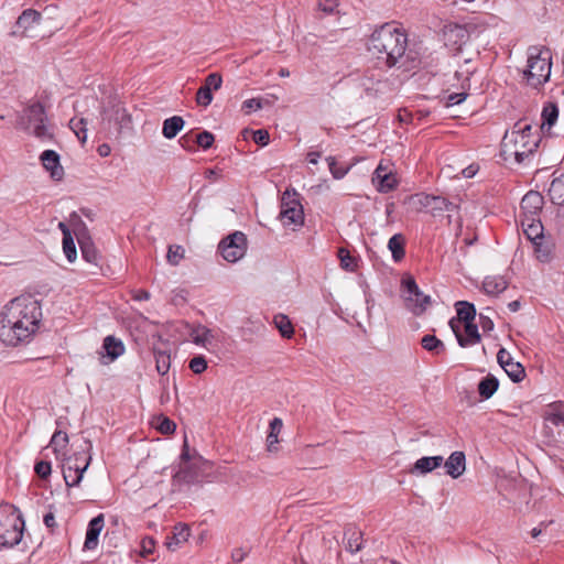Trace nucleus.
Segmentation results:
<instances>
[{"mask_svg":"<svg viewBox=\"0 0 564 564\" xmlns=\"http://www.w3.org/2000/svg\"><path fill=\"white\" fill-rule=\"evenodd\" d=\"M35 334V297L22 294L0 313V340L7 346L29 343Z\"/></svg>","mask_w":564,"mask_h":564,"instance_id":"1","label":"nucleus"},{"mask_svg":"<svg viewBox=\"0 0 564 564\" xmlns=\"http://www.w3.org/2000/svg\"><path fill=\"white\" fill-rule=\"evenodd\" d=\"M406 44L403 31L392 24H384L371 34L368 51L377 59L379 68H390L404 56Z\"/></svg>","mask_w":564,"mask_h":564,"instance_id":"2","label":"nucleus"},{"mask_svg":"<svg viewBox=\"0 0 564 564\" xmlns=\"http://www.w3.org/2000/svg\"><path fill=\"white\" fill-rule=\"evenodd\" d=\"M541 137L538 126L527 119L517 121L512 130L506 132L501 142V155L505 161L513 159L524 163L539 148Z\"/></svg>","mask_w":564,"mask_h":564,"instance_id":"3","label":"nucleus"},{"mask_svg":"<svg viewBox=\"0 0 564 564\" xmlns=\"http://www.w3.org/2000/svg\"><path fill=\"white\" fill-rule=\"evenodd\" d=\"M551 61L552 54L549 48L541 46L529 47L524 77L530 86L538 88L549 80L552 66Z\"/></svg>","mask_w":564,"mask_h":564,"instance_id":"4","label":"nucleus"},{"mask_svg":"<svg viewBox=\"0 0 564 564\" xmlns=\"http://www.w3.org/2000/svg\"><path fill=\"white\" fill-rule=\"evenodd\" d=\"M24 524L20 511L13 505H0V541L3 546L11 547L21 541Z\"/></svg>","mask_w":564,"mask_h":564,"instance_id":"5","label":"nucleus"},{"mask_svg":"<svg viewBox=\"0 0 564 564\" xmlns=\"http://www.w3.org/2000/svg\"><path fill=\"white\" fill-rule=\"evenodd\" d=\"M280 219L284 227H301L304 224L303 206L297 194L286 189L281 198Z\"/></svg>","mask_w":564,"mask_h":564,"instance_id":"6","label":"nucleus"},{"mask_svg":"<svg viewBox=\"0 0 564 564\" xmlns=\"http://www.w3.org/2000/svg\"><path fill=\"white\" fill-rule=\"evenodd\" d=\"M221 257L231 263L239 261L247 251V237L241 231H236L224 238L218 246Z\"/></svg>","mask_w":564,"mask_h":564,"instance_id":"7","label":"nucleus"},{"mask_svg":"<svg viewBox=\"0 0 564 564\" xmlns=\"http://www.w3.org/2000/svg\"><path fill=\"white\" fill-rule=\"evenodd\" d=\"M403 286V300L405 306L415 315L422 314L427 304L430 303V296L424 295L417 284L412 278H408L402 282Z\"/></svg>","mask_w":564,"mask_h":564,"instance_id":"8","label":"nucleus"},{"mask_svg":"<svg viewBox=\"0 0 564 564\" xmlns=\"http://www.w3.org/2000/svg\"><path fill=\"white\" fill-rule=\"evenodd\" d=\"M449 326L460 347L474 346L481 339L478 326L474 322L465 323L462 326L459 325V322L452 318L449 321Z\"/></svg>","mask_w":564,"mask_h":564,"instance_id":"9","label":"nucleus"},{"mask_svg":"<svg viewBox=\"0 0 564 564\" xmlns=\"http://www.w3.org/2000/svg\"><path fill=\"white\" fill-rule=\"evenodd\" d=\"M360 86L369 97H376L382 94L388 87L383 80V74L380 70H367L360 78Z\"/></svg>","mask_w":564,"mask_h":564,"instance_id":"10","label":"nucleus"},{"mask_svg":"<svg viewBox=\"0 0 564 564\" xmlns=\"http://www.w3.org/2000/svg\"><path fill=\"white\" fill-rule=\"evenodd\" d=\"M372 184L380 193H388L397 186L395 175L390 170L389 165L380 162L372 175Z\"/></svg>","mask_w":564,"mask_h":564,"instance_id":"11","label":"nucleus"},{"mask_svg":"<svg viewBox=\"0 0 564 564\" xmlns=\"http://www.w3.org/2000/svg\"><path fill=\"white\" fill-rule=\"evenodd\" d=\"M123 352L124 345L122 340L112 335H109L105 337L101 349L99 351L100 362L104 365L113 362L117 358L123 355Z\"/></svg>","mask_w":564,"mask_h":564,"instance_id":"12","label":"nucleus"},{"mask_svg":"<svg viewBox=\"0 0 564 564\" xmlns=\"http://www.w3.org/2000/svg\"><path fill=\"white\" fill-rule=\"evenodd\" d=\"M40 161L53 181L59 182L63 180L65 172L57 152L45 150L41 153Z\"/></svg>","mask_w":564,"mask_h":564,"instance_id":"13","label":"nucleus"},{"mask_svg":"<svg viewBox=\"0 0 564 564\" xmlns=\"http://www.w3.org/2000/svg\"><path fill=\"white\" fill-rule=\"evenodd\" d=\"M91 457L87 453L80 455V465H72V458L67 460L64 469V479L67 486H78L85 470L89 466Z\"/></svg>","mask_w":564,"mask_h":564,"instance_id":"14","label":"nucleus"},{"mask_svg":"<svg viewBox=\"0 0 564 564\" xmlns=\"http://www.w3.org/2000/svg\"><path fill=\"white\" fill-rule=\"evenodd\" d=\"M496 391L497 390H458L456 399L459 406L465 410L490 399Z\"/></svg>","mask_w":564,"mask_h":564,"instance_id":"15","label":"nucleus"},{"mask_svg":"<svg viewBox=\"0 0 564 564\" xmlns=\"http://www.w3.org/2000/svg\"><path fill=\"white\" fill-rule=\"evenodd\" d=\"M102 120L107 121L109 127L111 122H113L116 131L118 133L123 128H127L131 122L130 115L128 113L127 109L120 104H116L111 107L110 110L105 111V117L102 118Z\"/></svg>","mask_w":564,"mask_h":564,"instance_id":"16","label":"nucleus"},{"mask_svg":"<svg viewBox=\"0 0 564 564\" xmlns=\"http://www.w3.org/2000/svg\"><path fill=\"white\" fill-rule=\"evenodd\" d=\"M543 197L538 192L527 193L521 200V218H538L542 209Z\"/></svg>","mask_w":564,"mask_h":564,"instance_id":"17","label":"nucleus"},{"mask_svg":"<svg viewBox=\"0 0 564 564\" xmlns=\"http://www.w3.org/2000/svg\"><path fill=\"white\" fill-rule=\"evenodd\" d=\"M35 24V10L26 9L18 18L13 29L12 35L20 37H32V30Z\"/></svg>","mask_w":564,"mask_h":564,"instance_id":"18","label":"nucleus"},{"mask_svg":"<svg viewBox=\"0 0 564 564\" xmlns=\"http://www.w3.org/2000/svg\"><path fill=\"white\" fill-rule=\"evenodd\" d=\"M200 473L196 464H183L180 469L173 475V484L181 485H192L199 481Z\"/></svg>","mask_w":564,"mask_h":564,"instance_id":"19","label":"nucleus"},{"mask_svg":"<svg viewBox=\"0 0 564 564\" xmlns=\"http://www.w3.org/2000/svg\"><path fill=\"white\" fill-rule=\"evenodd\" d=\"M508 357V351L501 348L498 351L497 358L505 373L513 381L519 382L524 377V368L519 362H508L505 360Z\"/></svg>","mask_w":564,"mask_h":564,"instance_id":"20","label":"nucleus"},{"mask_svg":"<svg viewBox=\"0 0 564 564\" xmlns=\"http://www.w3.org/2000/svg\"><path fill=\"white\" fill-rule=\"evenodd\" d=\"M104 528V514H98L97 517L93 518L89 523L86 531V538L84 542V549L85 550H94L98 545V538L100 534V531Z\"/></svg>","mask_w":564,"mask_h":564,"instance_id":"21","label":"nucleus"},{"mask_svg":"<svg viewBox=\"0 0 564 564\" xmlns=\"http://www.w3.org/2000/svg\"><path fill=\"white\" fill-rule=\"evenodd\" d=\"M443 33L446 44L452 46H460L468 37L466 28L456 23L445 25Z\"/></svg>","mask_w":564,"mask_h":564,"instance_id":"22","label":"nucleus"},{"mask_svg":"<svg viewBox=\"0 0 564 564\" xmlns=\"http://www.w3.org/2000/svg\"><path fill=\"white\" fill-rule=\"evenodd\" d=\"M444 466L446 468V474L452 478L456 479L462 476L466 467V457L464 452H453L444 463Z\"/></svg>","mask_w":564,"mask_h":564,"instance_id":"23","label":"nucleus"},{"mask_svg":"<svg viewBox=\"0 0 564 564\" xmlns=\"http://www.w3.org/2000/svg\"><path fill=\"white\" fill-rule=\"evenodd\" d=\"M521 226L525 237L531 241L544 240L543 226L539 218H521Z\"/></svg>","mask_w":564,"mask_h":564,"instance_id":"24","label":"nucleus"},{"mask_svg":"<svg viewBox=\"0 0 564 564\" xmlns=\"http://www.w3.org/2000/svg\"><path fill=\"white\" fill-rule=\"evenodd\" d=\"M442 456H425L417 459L414 466L410 469L411 474H427L436 469L443 464Z\"/></svg>","mask_w":564,"mask_h":564,"instance_id":"25","label":"nucleus"},{"mask_svg":"<svg viewBox=\"0 0 564 564\" xmlns=\"http://www.w3.org/2000/svg\"><path fill=\"white\" fill-rule=\"evenodd\" d=\"M508 288L507 280L501 275L486 276L482 282V289L486 294L497 296Z\"/></svg>","mask_w":564,"mask_h":564,"instance_id":"26","label":"nucleus"},{"mask_svg":"<svg viewBox=\"0 0 564 564\" xmlns=\"http://www.w3.org/2000/svg\"><path fill=\"white\" fill-rule=\"evenodd\" d=\"M344 538L347 540V550L357 553L362 549V532L354 525H348L344 531Z\"/></svg>","mask_w":564,"mask_h":564,"instance_id":"27","label":"nucleus"},{"mask_svg":"<svg viewBox=\"0 0 564 564\" xmlns=\"http://www.w3.org/2000/svg\"><path fill=\"white\" fill-rule=\"evenodd\" d=\"M189 337L195 345L207 347L214 340V334L212 329L203 325H197L192 328Z\"/></svg>","mask_w":564,"mask_h":564,"instance_id":"28","label":"nucleus"},{"mask_svg":"<svg viewBox=\"0 0 564 564\" xmlns=\"http://www.w3.org/2000/svg\"><path fill=\"white\" fill-rule=\"evenodd\" d=\"M45 106L37 102V139L50 141L53 138V126L47 123V118L43 117Z\"/></svg>","mask_w":564,"mask_h":564,"instance_id":"29","label":"nucleus"},{"mask_svg":"<svg viewBox=\"0 0 564 564\" xmlns=\"http://www.w3.org/2000/svg\"><path fill=\"white\" fill-rule=\"evenodd\" d=\"M558 118V108L553 102H547L544 105L541 113L542 122L540 124V129L542 131H549L553 124L556 122Z\"/></svg>","mask_w":564,"mask_h":564,"instance_id":"30","label":"nucleus"},{"mask_svg":"<svg viewBox=\"0 0 564 564\" xmlns=\"http://www.w3.org/2000/svg\"><path fill=\"white\" fill-rule=\"evenodd\" d=\"M151 425L162 435H171L176 430V424L164 413L154 415L151 420Z\"/></svg>","mask_w":564,"mask_h":564,"instance_id":"31","label":"nucleus"},{"mask_svg":"<svg viewBox=\"0 0 564 564\" xmlns=\"http://www.w3.org/2000/svg\"><path fill=\"white\" fill-rule=\"evenodd\" d=\"M457 318L455 321L459 322V325L463 326L465 323L474 322L476 316V308L474 304L459 301L456 303Z\"/></svg>","mask_w":564,"mask_h":564,"instance_id":"32","label":"nucleus"},{"mask_svg":"<svg viewBox=\"0 0 564 564\" xmlns=\"http://www.w3.org/2000/svg\"><path fill=\"white\" fill-rule=\"evenodd\" d=\"M34 112V106H30L23 109L22 113L17 120V128L28 132L29 134H35V124L33 123Z\"/></svg>","mask_w":564,"mask_h":564,"instance_id":"33","label":"nucleus"},{"mask_svg":"<svg viewBox=\"0 0 564 564\" xmlns=\"http://www.w3.org/2000/svg\"><path fill=\"white\" fill-rule=\"evenodd\" d=\"M184 120L180 116L167 118L163 122L162 134L166 139H173L184 127Z\"/></svg>","mask_w":564,"mask_h":564,"instance_id":"34","label":"nucleus"},{"mask_svg":"<svg viewBox=\"0 0 564 564\" xmlns=\"http://www.w3.org/2000/svg\"><path fill=\"white\" fill-rule=\"evenodd\" d=\"M544 420L550 421L555 426L564 425V405L562 402H554L543 415Z\"/></svg>","mask_w":564,"mask_h":564,"instance_id":"35","label":"nucleus"},{"mask_svg":"<svg viewBox=\"0 0 564 564\" xmlns=\"http://www.w3.org/2000/svg\"><path fill=\"white\" fill-rule=\"evenodd\" d=\"M270 431L267 436V447L269 452H274L278 449L276 444L279 443V434L283 427V422L280 417H274L270 422Z\"/></svg>","mask_w":564,"mask_h":564,"instance_id":"36","label":"nucleus"},{"mask_svg":"<svg viewBox=\"0 0 564 564\" xmlns=\"http://www.w3.org/2000/svg\"><path fill=\"white\" fill-rule=\"evenodd\" d=\"M159 401L165 412L173 413L178 405L177 390H162Z\"/></svg>","mask_w":564,"mask_h":564,"instance_id":"37","label":"nucleus"},{"mask_svg":"<svg viewBox=\"0 0 564 564\" xmlns=\"http://www.w3.org/2000/svg\"><path fill=\"white\" fill-rule=\"evenodd\" d=\"M388 248L392 253V258L395 262L401 261L404 258V238L401 234L393 235L388 241Z\"/></svg>","mask_w":564,"mask_h":564,"instance_id":"38","label":"nucleus"},{"mask_svg":"<svg viewBox=\"0 0 564 564\" xmlns=\"http://www.w3.org/2000/svg\"><path fill=\"white\" fill-rule=\"evenodd\" d=\"M59 227L63 229V235H64L63 251H64L67 260L69 262H73L77 257L74 239L63 223L59 224Z\"/></svg>","mask_w":564,"mask_h":564,"instance_id":"39","label":"nucleus"},{"mask_svg":"<svg viewBox=\"0 0 564 564\" xmlns=\"http://www.w3.org/2000/svg\"><path fill=\"white\" fill-rule=\"evenodd\" d=\"M465 73H466V77H465L464 83L462 84V91L449 94L446 98V102H445L446 107L459 105L460 102H463L466 99L467 90L470 87L469 75L471 74V72L469 69H467Z\"/></svg>","mask_w":564,"mask_h":564,"instance_id":"40","label":"nucleus"},{"mask_svg":"<svg viewBox=\"0 0 564 564\" xmlns=\"http://www.w3.org/2000/svg\"><path fill=\"white\" fill-rule=\"evenodd\" d=\"M421 345L425 350L433 352L434 355H441L445 352L444 343L434 335L423 336L421 339Z\"/></svg>","mask_w":564,"mask_h":564,"instance_id":"41","label":"nucleus"},{"mask_svg":"<svg viewBox=\"0 0 564 564\" xmlns=\"http://www.w3.org/2000/svg\"><path fill=\"white\" fill-rule=\"evenodd\" d=\"M69 128L75 133L82 144L87 141V121L84 118H73L69 120Z\"/></svg>","mask_w":564,"mask_h":564,"instance_id":"42","label":"nucleus"},{"mask_svg":"<svg viewBox=\"0 0 564 564\" xmlns=\"http://www.w3.org/2000/svg\"><path fill=\"white\" fill-rule=\"evenodd\" d=\"M274 325L285 338H291L294 334L293 325L286 315L279 314L274 316Z\"/></svg>","mask_w":564,"mask_h":564,"instance_id":"43","label":"nucleus"},{"mask_svg":"<svg viewBox=\"0 0 564 564\" xmlns=\"http://www.w3.org/2000/svg\"><path fill=\"white\" fill-rule=\"evenodd\" d=\"M410 202L417 210L430 212L432 202H434V195L424 193L415 194L411 196Z\"/></svg>","mask_w":564,"mask_h":564,"instance_id":"44","label":"nucleus"},{"mask_svg":"<svg viewBox=\"0 0 564 564\" xmlns=\"http://www.w3.org/2000/svg\"><path fill=\"white\" fill-rule=\"evenodd\" d=\"M156 370L160 375L164 376L170 369V355L164 351H155Z\"/></svg>","mask_w":564,"mask_h":564,"instance_id":"45","label":"nucleus"},{"mask_svg":"<svg viewBox=\"0 0 564 564\" xmlns=\"http://www.w3.org/2000/svg\"><path fill=\"white\" fill-rule=\"evenodd\" d=\"M191 535V529L187 524L178 523L174 527L173 539H176L175 546L186 542Z\"/></svg>","mask_w":564,"mask_h":564,"instance_id":"46","label":"nucleus"},{"mask_svg":"<svg viewBox=\"0 0 564 564\" xmlns=\"http://www.w3.org/2000/svg\"><path fill=\"white\" fill-rule=\"evenodd\" d=\"M340 264L345 270L355 271L357 268L356 259L346 249H339L338 252Z\"/></svg>","mask_w":564,"mask_h":564,"instance_id":"47","label":"nucleus"},{"mask_svg":"<svg viewBox=\"0 0 564 564\" xmlns=\"http://www.w3.org/2000/svg\"><path fill=\"white\" fill-rule=\"evenodd\" d=\"M454 207L455 205L449 203L446 198L434 196V202H432L430 213L435 215L438 212L452 210Z\"/></svg>","mask_w":564,"mask_h":564,"instance_id":"48","label":"nucleus"},{"mask_svg":"<svg viewBox=\"0 0 564 564\" xmlns=\"http://www.w3.org/2000/svg\"><path fill=\"white\" fill-rule=\"evenodd\" d=\"M534 249V253L541 262H546L550 260V248L549 246L544 245V240H539L531 242Z\"/></svg>","mask_w":564,"mask_h":564,"instance_id":"49","label":"nucleus"},{"mask_svg":"<svg viewBox=\"0 0 564 564\" xmlns=\"http://www.w3.org/2000/svg\"><path fill=\"white\" fill-rule=\"evenodd\" d=\"M213 101V91L206 86L202 85L196 93V102L199 106L207 107Z\"/></svg>","mask_w":564,"mask_h":564,"instance_id":"50","label":"nucleus"},{"mask_svg":"<svg viewBox=\"0 0 564 564\" xmlns=\"http://www.w3.org/2000/svg\"><path fill=\"white\" fill-rule=\"evenodd\" d=\"M194 140H195V143L197 145H199L204 150H207V149H209L213 145V143L215 141V138H214V134L212 132L203 131V132L197 133L196 135H194Z\"/></svg>","mask_w":564,"mask_h":564,"instance_id":"51","label":"nucleus"},{"mask_svg":"<svg viewBox=\"0 0 564 564\" xmlns=\"http://www.w3.org/2000/svg\"><path fill=\"white\" fill-rule=\"evenodd\" d=\"M184 258V249L181 246H171L167 250L166 259L172 265H177Z\"/></svg>","mask_w":564,"mask_h":564,"instance_id":"52","label":"nucleus"},{"mask_svg":"<svg viewBox=\"0 0 564 564\" xmlns=\"http://www.w3.org/2000/svg\"><path fill=\"white\" fill-rule=\"evenodd\" d=\"M326 161L328 163L329 171L335 178H337V180L343 178L347 174L348 169L343 167V166H337V162L334 156L326 158Z\"/></svg>","mask_w":564,"mask_h":564,"instance_id":"53","label":"nucleus"},{"mask_svg":"<svg viewBox=\"0 0 564 564\" xmlns=\"http://www.w3.org/2000/svg\"><path fill=\"white\" fill-rule=\"evenodd\" d=\"M223 78L218 73H210L204 80V86L209 88L212 91L220 89Z\"/></svg>","mask_w":564,"mask_h":564,"instance_id":"54","label":"nucleus"},{"mask_svg":"<svg viewBox=\"0 0 564 564\" xmlns=\"http://www.w3.org/2000/svg\"><path fill=\"white\" fill-rule=\"evenodd\" d=\"M262 108V102L260 98H250L242 102L241 109L246 115L251 113L252 111L260 110Z\"/></svg>","mask_w":564,"mask_h":564,"instance_id":"55","label":"nucleus"},{"mask_svg":"<svg viewBox=\"0 0 564 564\" xmlns=\"http://www.w3.org/2000/svg\"><path fill=\"white\" fill-rule=\"evenodd\" d=\"M562 187H563V183L561 181L555 180L551 183L549 193L554 203L560 204L563 200L562 194H561Z\"/></svg>","mask_w":564,"mask_h":564,"instance_id":"56","label":"nucleus"},{"mask_svg":"<svg viewBox=\"0 0 564 564\" xmlns=\"http://www.w3.org/2000/svg\"><path fill=\"white\" fill-rule=\"evenodd\" d=\"M339 6L338 0H318V8L326 14H333Z\"/></svg>","mask_w":564,"mask_h":564,"instance_id":"57","label":"nucleus"},{"mask_svg":"<svg viewBox=\"0 0 564 564\" xmlns=\"http://www.w3.org/2000/svg\"><path fill=\"white\" fill-rule=\"evenodd\" d=\"M207 367L206 359L203 356H197L191 359L189 369L195 373L203 372Z\"/></svg>","mask_w":564,"mask_h":564,"instance_id":"58","label":"nucleus"},{"mask_svg":"<svg viewBox=\"0 0 564 564\" xmlns=\"http://www.w3.org/2000/svg\"><path fill=\"white\" fill-rule=\"evenodd\" d=\"M80 249H82V254H83V258L89 262V263H96L97 262V252L96 250L94 249V247L89 246V245H82L80 246Z\"/></svg>","mask_w":564,"mask_h":564,"instance_id":"59","label":"nucleus"},{"mask_svg":"<svg viewBox=\"0 0 564 564\" xmlns=\"http://www.w3.org/2000/svg\"><path fill=\"white\" fill-rule=\"evenodd\" d=\"M477 388H499V380L495 375L488 373L480 380Z\"/></svg>","mask_w":564,"mask_h":564,"instance_id":"60","label":"nucleus"},{"mask_svg":"<svg viewBox=\"0 0 564 564\" xmlns=\"http://www.w3.org/2000/svg\"><path fill=\"white\" fill-rule=\"evenodd\" d=\"M141 547H142V552H141L142 556H148V555L152 554L155 549L154 539L151 536L144 538L141 542Z\"/></svg>","mask_w":564,"mask_h":564,"instance_id":"61","label":"nucleus"},{"mask_svg":"<svg viewBox=\"0 0 564 564\" xmlns=\"http://www.w3.org/2000/svg\"><path fill=\"white\" fill-rule=\"evenodd\" d=\"M52 466L47 460L37 462V478L45 479L51 475Z\"/></svg>","mask_w":564,"mask_h":564,"instance_id":"62","label":"nucleus"},{"mask_svg":"<svg viewBox=\"0 0 564 564\" xmlns=\"http://www.w3.org/2000/svg\"><path fill=\"white\" fill-rule=\"evenodd\" d=\"M68 442V436L65 432L57 431L51 438V444L56 446H64Z\"/></svg>","mask_w":564,"mask_h":564,"instance_id":"63","label":"nucleus"},{"mask_svg":"<svg viewBox=\"0 0 564 564\" xmlns=\"http://www.w3.org/2000/svg\"><path fill=\"white\" fill-rule=\"evenodd\" d=\"M253 141L260 145H267L269 142V133L267 130L259 129L253 132Z\"/></svg>","mask_w":564,"mask_h":564,"instance_id":"64","label":"nucleus"}]
</instances>
